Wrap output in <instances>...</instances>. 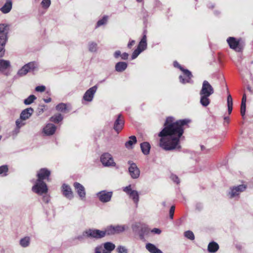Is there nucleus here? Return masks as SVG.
<instances>
[{"label": "nucleus", "instance_id": "nucleus-1", "mask_svg": "<svg viewBox=\"0 0 253 253\" xmlns=\"http://www.w3.org/2000/svg\"><path fill=\"white\" fill-rule=\"evenodd\" d=\"M172 117L167 119L165 127L159 133L160 146L166 150L179 149V138L183 133V126L189 123V119H183L174 122Z\"/></svg>", "mask_w": 253, "mask_h": 253}, {"label": "nucleus", "instance_id": "nucleus-2", "mask_svg": "<svg viewBox=\"0 0 253 253\" xmlns=\"http://www.w3.org/2000/svg\"><path fill=\"white\" fill-rule=\"evenodd\" d=\"M214 93V89L211 84L207 81L203 83L200 91V103L204 106H207L210 104L209 97Z\"/></svg>", "mask_w": 253, "mask_h": 253}, {"label": "nucleus", "instance_id": "nucleus-3", "mask_svg": "<svg viewBox=\"0 0 253 253\" xmlns=\"http://www.w3.org/2000/svg\"><path fill=\"white\" fill-rule=\"evenodd\" d=\"M105 236V233L103 230L94 229H88L83 231L82 235H79L77 239L81 240L84 238H93L96 239L102 238Z\"/></svg>", "mask_w": 253, "mask_h": 253}, {"label": "nucleus", "instance_id": "nucleus-4", "mask_svg": "<svg viewBox=\"0 0 253 253\" xmlns=\"http://www.w3.org/2000/svg\"><path fill=\"white\" fill-rule=\"evenodd\" d=\"M38 67V64L35 62H30L19 69L17 72V76L22 77L26 76L29 72L33 71Z\"/></svg>", "mask_w": 253, "mask_h": 253}, {"label": "nucleus", "instance_id": "nucleus-5", "mask_svg": "<svg viewBox=\"0 0 253 253\" xmlns=\"http://www.w3.org/2000/svg\"><path fill=\"white\" fill-rule=\"evenodd\" d=\"M32 190L33 192L42 195L47 193L48 188L46 184L43 181L37 179L32 187Z\"/></svg>", "mask_w": 253, "mask_h": 253}, {"label": "nucleus", "instance_id": "nucleus-6", "mask_svg": "<svg viewBox=\"0 0 253 253\" xmlns=\"http://www.w3.org/2000/svg\"><path fill=\"white\" fill-rule=\"evenodd\" d=\"M116 246L111 242H107L95 248V253H111Z\"/></svg>", "mask_w": 253, "mask_h": 253}, {"label": "nucleus", "instance_id": "nucleus-7", "mask_svg": "<svg viewBox=\"0 0 253 253\" xmlns=\"http://www.w3.org/2000/svg\"><path fill=\"white\" fill-rule=\"evenodd\" d=\"M7 26L4 24H0V52L5 47L7 39Z\"/></svg>", "mask_w": 253, "mask_h": 253}, {"label": "nucleus", "instance_id": "nucleus-8", "mask_svg": "<svg viewBox=\"0 0 253 253\" xmlns=\"http://www.w3.org/2000/svg\"><path fill=\"white\" fill-rule=\"evenodd\" d=\"M100 162L103 166L106 167H114L116 165L113 156L108 152L104 153L101 155Z\"/></svg>", "mask_w": 253, "mask_h": 253}, {"label": "nucleus", "instance_id": "nucleus-9", "mask_svg": "<svg viewBox=\"0 0 253 253\" xmlns=\"http://www.w3.org/2000/svg\"><path fill=\"white\" fill-rule=\"evenodd\" d=\"M123 191L126 192L129 198L132 199L133 203L137 207L139 201V196L138 192L133 190L130 185L123 188Z\"/></svg>", "mask_w": 253, "mask_h": 253}, {"label": "nucleus", "instance_id": "nucleus-10", "mask_svg": "<svg viewBox=\"0 0 253 253\" xmlns=\"http://www.w3.org/2000/svg\"><path fill=\"white\" fill-rule=\"evenodd\" d=\"M247 187V185L244 184L231 187L228 192V195L230 198L238 197L241 193L246 190Z\"/></svg>", "mask_w": 253, "mask_h": 253}, {"label": "nucleus", "instance_id": "nucleus-11", "mask_svg": "<svg viewBox=\"0 0 253 253\" xmlns=\"http://www.w3.org/2000/svg\"><path fill=\"white\" fill-rule=\"evenodd\" d=\"M97 90V86L96 85H94L88 89L83 96V99L87 102H91Z\"/></svg>", "mask_w": 253, "mask_h": 253}, {"label": "nucleus", "instance_id": "nucleus-12", "mask_svg": "<svg viewBox=\"0 0 253 253\" xmlns=\"http://www.w3.org/2000/svg\"><path fill=\"white\" fill-rule=\"evenodd\" d=\"M129 173L131 177L133 179L137 178L140 175V170L136 165L131 162H129Z\"/></svg>", "mask_w": 253, "mask_h": 253}, {"label": "nucleus", "instance_id": "nucleus-13", "mask_svg": "<svg viewBox=\"0 0 253 253\" xmlns=\"http://www.w3.org/2000/svg\"><path fill=\"white\" fill-rule=\"evenodd\" d=\"M227 42L230 47L236 51L240 52L242 49V47L239 44V41L233 37H230L227 40Z\"/></svg>", "mask_w": 253, "mask_h": 253}, {"label": "nucleus", "instance_id": "nucleus-14", "mask_svg": "<svg viewBox=\"0 0 253 253\" xmlns=\"http://www.w3.org/2000/svg\"><path fill=\"white\" fill-rule=\"evenodd\" d=\"M173 65L174 67H178L180 69V70L183 71L184 76H185V77L184 78H183L182 76H180L179 77L180 82L183 84L189 82L190 79L192 77L191 73L187 70L182 69V68L180 67V66L178 64V63L177 62H174Z\"/></svg>", "mask_w": 253, "mask_h": 253}, {"label": "nucleus", "instance_id": "nucleus-15", "mask_svg": "<svg viewBox=\"0 0 253 253\" xmlns=\"http://www.w3.org/2000/svg\"><path fill=\"white\" fill-rule=\"evenodd\" d=\"M50 171L46 168H42L37 171V176L38 180H43L44 179L49 180V177L50 175Z\"/></svg>", "mask_w": 253, "mask_h": 253}, {"label": "nucleus", "instance_id": "nucleus-16", "mask_svg": "<svg viewBox=\"0 0 253 253\" xmlns=\"http://www.w3.org/2000/svg\"><path fill=\"white\" fill-rule=\"evenodd\" d=\"M74 186L76 192L78 193L80 199L81 200H85V191L84 187L79 183L75 182Z\"/></svg>", "mask_w": 253, "mask_h": 253}, {"label": "nucleus", "instance_id": "nucleus-17", "mask_svg": "<svg viewBox=\"0 0 253 253\" xmlns=\"http://www.w3.org/2000/svg\"><path fill=\"white\" fill-rule=\"evenodd\" d=\"M11 67L10 61L5 59H0V72L3 73L6 76L9 75L7 70Z\"/></svg>", "mask_w": 253, "mask_h": 253}, {"label": "nucleus", "instance_id": "nucleus-18", "mask_svg": "<svg viewBox=\"0 0 253 253\" xmlns=\"http://www.w3.org/2000/svg\"><path fill=\"white\" fill-rule=\"evenodd\" d=\"M97 196L101 202L106 203L110 201L112 196V192L102 191L98 193Z\"/></svg>", "mask_w": 253, "mask_h": 253}, {"label": "nucleus", "instance_id": "nucleus-19", "mask_svg": "<svg viewBox=\"0 0 253 253\" xmlns=\"http://www.w3.org/2000/svg\"><path fill=\"white\" fill-rule=\"evenodd\" d=\"M62 192L63 195L67 199L71 200L74 197V194L71 187L66 184H63L62 186Z\"/></svg>", "mask_w": 253, "mask_h": 253}, {"label": "nucleus", "instance_id": "nucleus-20", "mask_svg": "<svg viewBox=\"0 0 253 253\" xmlns=\"http://www.w3.org/2000/svg\"><path fill=\"white\" fill-rule=\"evenodd\" d=\"M56 129V127L55 125L52 124H48L43 128L42 132L44 135L50 136L55 133Z\"/></svg>", "mask_w": 253, "mask_h": 253}, {"label": "nucleus", "instance_id": "nucleus-21", "mask_svg": "<svg viewBox=\"0 0 253 253\" xmlns=\"http://www.w3.org/2000/svg\"><path fill=\"white\" fill-rule=\"evenodd\" d=\"M34 113V109L31 108H28L24 110H23L20 115V117L23 119L25 120H27L29 119Z\"/></svg>", "mask_w": 253, "mask_h": 253}, {"label": "nucleus", "instance_id": "nucleus-22", "mask_svg": "<svg viewBox=\"0 0 253 253\" xmlns=\"http://www.w3.org/2000/svg\"><path fill=\"white\" fill-rule=\"evenodd\" d=\"M12 7V0H6L3 5L0 8V10L3 14H7L11 11Z\"/></svg>", "mask_w": 253, "mask_h": 253}, {"label": "nucleus", "instance_id": "nucleus-23", "mask_svg": "<svg viewBox=\"0 0 253 253\" xmlns=\"http://www.w3.org/2000/svg\"><path fill=\"white\" fill-rule=\"evenodd\" d=\"M87 49L90 53H96L98 50V45L96 42L91 41L87 44Z\"/></svg>", "mask_w": 253, "mask_h": 253}, {"label": "nucleus", "instance_id": "nucleus-24", "mask_svg": "<svg viewBox=\"0 0 253 253\" xmlns=\"http://www.w3.org/2000/svg\"><path fill=\"white\" fill-rule=\"evenodd\" d=\"M124 120L122 118L121 115H119L114 124V129L116 131H119L121 130L124 126Z\"/></svg>", "mask_w": 253, "mask_h": 253}, {"label": "nucleus", "instance_id": "nucleus-25", "mask_svg": "<svg viewBox=\"0 0 253 253\" xmlns=\"http://www.w3.org/2000/svg\"><path fill=\"white\" fill-rule=\"evenodd\" d=\"M146 248L150 253H163V252L158 249L154 245L148 243L146 245Z\"/></svg>", "mask_w": 253, "mask_h": 253}, {"label": "nucleus", "instance_id": "nucleus-26", "mask_svg": "<svg viewBox=\"0 0 253 253\" xmlns=\"http://www.w3.org/2000/svg\"><path fill=\"white\" fill-rule=\"evenodd\" d=\"M147 47L146 36L144 35L141 40L139 42L137 48L140 50L142 52L145 50Z\"/></svg>", "mask_w": 253, "mask_h": 253}, {"label": "nucleus", "instance_id": "nucleus-27", "mask_svg": "<svg viewBox=\"0 0 253 253\" xmlns=\"http://www.w3.org/2000/svg\"><path fill=\"white\" fill-rule=\"evenodd\" d=\"M140 147L142 153L144 155H148L149 153L151 146L148 142H145L141 143L140 145Z\"/></svg>", "mask_w": 253, "mask_h": 253}, {"label": "nucleus", "instance_id": "nucleus-28", "mask_svg": "<svg viewBox=\"0 0 253 253\" xmlns=\"http://www.w3.org/2000/svg\"><path fill=\"white\" fill-rule=\"evenodd\" d=\"M136 138L134 136H131L129 137V140L126 141L125 143L126 147L128 149L132 148L133 144L136 143Z\"/></svg>", "mask_w": 253, "mask_h": 253}, {"label": "nucleus", "instance_id": "nucleus-29", "mask_svg": "<svg viewBox=\"0 0 253 253\" xmlns=\"http://www.w3.org/2000/svg\"><path fill=\"white\" fill-rule=\"evenodd\" d=\"M218 245L214 242H212L209 243L208 247V251L210 253H215L218 250Z\"/></svg>", "mask_w": 253, "mask_h": 253}, {"label": "nucleus", "instance_id": "nucleus-30", "mask_svg": "<svg viewBox=\"0 0 253 253\" xmlns=\"http://www.w3.org/2000/svg\"><path fill=\"white\" fill-rule=\"evenodd\" d=\"M127 66V65L126 62H120L116 64L115 69L117 72H121L126 70Z\"/></svg>", "mask_w": 253, "mask_h": 253}, {"label": "nucleus", "instance_id": "nucleus-31", "mask_svg": "<svg viewBox=\"0 0 253 253\" xmlns=\"http://www.w3.org/2000/svg\"><path fill=\"white\" fill-rule=\"evenodd\" d=\"M126 229V227L125 225H117L114 226V231L115 234H119L124 232Z\"/></svg>", "mask_w": 253, "mask_h": 253}, {"label": "nucleus", "instance_id": "nucleus-32", "mask_svg": "<svg viewBox=\"0 0 253 253\" xmlns=\"http://www.w3.org/2000/svg\"><path fill=\"white\" fill-rule=\"evenodd\" d=\"M109 19L108 16L104 15L101 19L98 21L96 24V27H99L107 24Z\"/></svg>", "mask_w": 253, "mask_h": 253}, {"label": "nucleus", "instance_id": "nucleus-33", "mask_svg": "<svg viewBox=\"0 0 253 253\" xmlns=\"http://www.w3.org/2000/svg\"><path fill=\"white\" fill-rule=\"evenodd\" d=\"M227 107H228V111L229 114L231 113L232 110V106H233V99L230 94H228L227 96Z\"/></svg>", "mask_w": 253, "mask_h": 253}, {"label": "nucleus", "instance_id": "nucleus-34", "mask_svg": "<svg viewBox=\"0 0 253 253\" xmlns=\"http://www.w3.org/2000/svg\"><path fill=\"white\" fill-rule=\"evenodd\" d=\"M16 128L20 129L26 125V120H23L20 117L15 121Z\"/></svg>", "mask_w": 253, "mask_h": 253}, {"label": "nucleus", "instance_id": "nucleus-35", "mask_svg": "<svg viewBox=\"0 0 253 253\" xmlns=\"http://www.w3.org/2000/svg\"><path fill=\"white\" fill-rule=\"evenodd\" d=\"M30 239L28 237H25L20 241V244L23 247H27L30 244Z\"/></svg>", "mask_w": 253, "mask_h": 253}, {"label": "nucleus", "instance_id": "nucleus-36", "mask_svg": "<svg viewBox=\"0 0 253 253\" xmlns=\"http://www.w3.org/2000/svg\"><path fill=\"white\" fill-rule=\"evenodd\" d=\"M37 97L34 95H30L28 98L24 100V103L25 105L31 104L36 99Z\"/></svg>", "mask_w": 253, "mask_h": 253}, {"label": "nucleus", "instance_id": "nucleus-37", "mask_svg": "<svg viewBox=\"0 0 253 253\" xmlns=\"http://www.w3.org/2000/svg\"><path fill=\"white\" fill-rule=\"evenodd\" d=\"M62 120L63 117L60 114H56L52 116L50 119L51 121L55 123H58L61 122Z\"/></svg>", "mask_w": 253, "mask_h": 253}, {"label": "nucleus", "instance_id": "nucleus-38", "mask_svg": "<svg viewBox=\"0 0 253 253\" xmlns=\"http://www.w3.org/2000/svg\"><path fill=\"white\" fill-rule=\"evenodd\" d=\"M56 109L58 111L65 113L67 110V107L66 104L61 103L56 106Z\"/></svg>", "mask_w": 253, "mask_h": 253}, {"label": "nucleus", "instance_id": "nucleus-39", "mask_svg": "<svg viewBox=\"0 0 253 253\" xmlns=\"http://www.w3.org/2000/svg\"><path fill=\"white\" fill-rule=\"evenodd\" d=\"M8 170L7 166L3 165L0 167V175L6 176Z\"/></svg>", "mask_w": 253, "mask_h": 253}, {"label": "nucleus", "instance_id": "nucleus-40", "mask_svg": "<svg viewBox=\"0 0 253 253\" xmlns=\"http://www.w3.org/2000/svg\"><path fill=\"white\" fill-rule=\"evenodd\" d=\"M114 230V226L111 225L108 226L105 230H103L106 235H113L115 234Z\"/></svg>", "mask_w": 253, "mask_h": 253}, {"label": "nucleus", "instance_id": "nucleus-41", "mask_svg": "<svg viewBox=\"0 0 253 253\" xmlns=\"http://www.w3.org/2000/svg\"><path fill=\"white\" fill-rule=\"evenodd\" d=\"M116 250L118 253H128V250L125 246H119Z\"/></svg>", "mask_w": 253, "mask_h": 253}, {"label": "nucleus", "instance_id": "nucleus-42", "mask_svg": "<svg viewBox=\"0 0 253 253\" xmlns=\"http://www.w3.org/2000/svg\"><path fill=\"white\" fill-rule=\"evenodd\" d=\"M51 4L50 0H42L41 2V5L42 8L44 9L48 8Z\"/></svg>", "mask_w": 253, "mask_h": 253}, {"label": "nucleus", "instance_id": "nucleus-43", "mask_svg": "<svg viewBox=\"0 0 253 253\" xmlns=\"http://www.w3.org/2000/svg\"><path fill=\"white\" fill-rule=\"evenodd\" d=\"M185 236L189 239L193 240L194 239V235L192 231H187L184 233Z\"/></svg>", "mask_w": 253, "mask_h": 253}, {"label": "nucleus", "instance_id": "nucleus-44", "mask_svg": "<svg viewBox=\"0 0 253 253\" xmlns=\"http://www.w3.org/2000/svg\"><path fill=\"white\" fill-rule=\"evenodd\" d=\"M141 52L142 51L138 49V48H136L132 53L131 56L132 59H135Z\"/></svg>", "mask_w": 253, "mask_h": 253}, {"label": "nucleus", "instance_id": "nucleus-45", "mask_svg": "<svg viewBox=\"0 0 253 253\" xmlns=\"http://www.w3.org/2000/svg\"><path fill=\"white\" fill-rule=\"evenodd\" d=\"M45 90V86L44 85L38 86L35 88V90L38 92H42Z\"/></svg>", "mask_w": 253, "mask_h": 253}, {"label": "nucleus", "instance_id": "nucleus-46", "mask_svg": "<svg viewBox=\"0 0 253 253\" xmlns=\"http://www.w3.org/2000/svg\"><path fill=\"white\" fill-rule=\"evenodd\" d=\"M246 104H242L241 105V115L244 117L246 113Z\"/></svg>", "mask_w": 253, "mask_h": 253}, {"label": "nucleus", "instance_id": "nucleus-47", "mask_svg": "<svg viewBox=\"0 0 253 253\" xmlns=\"http://www.w3.org/2000/svg\"><path fill=\"white\" fill-rule=\"evenodd\" d=\"M174 212V207L172 206V207H171L170 210H169V217L171 219L173 218Z\"/></svg>", "mask_w": 253, "mask_h": 253}, {"label": "nucleus", "instance_id": "nucleus-48", "mask_svg": "<svg viewBox=\"0 0 253 253\" xmlns=\"http://www.w3.org/2000/svg\"><path fill=\"white\" fill-rule=\"evenodd\" d=\"M128 54L126 52L123 53L121 55V58L122 59H124V60L127 59L128 58Z\"/></svg>", "mask_w": 253, "mask_h": 253}, {"label": "nucleus", "instance_id": "nucleus-49", "mask_svg": "<svg viewBox=\"0 0 253 253\" xmlns=\"http://www.w3.org/2000/svg\"><path fill=\"white\" fill-rule=\"evenodd\" d=\"M171 178L176 183H179V180L178 178L176 175H172Z\"/></svg>", "mask_w": 253, "mask_h": 253}, {"label": "nucleus", "instance_id": "nucleus-50", "mask_svg": "<svg viewBox=\"0 0 253 253\" xmlns=\"http://www.w3.org/2000/svg\"><path fill=\"white\" fill-rule=\"evenodd\" d=\"M121 52L120 50H117L114 53V57L115 58H118L119 56L121 57Z\"/></svg>", "mask_w": 253, "mask_h": 253}, {"label": "nucleus", "instance_id": "nucleus-51", "mask_svg": "<svg viewBox=\"0 0 253 253\" xmlns=\"http://www.w3.org/2000/svg\"><path fill=\"white\" fill-rule=\"evenodd\" d=\"M151 232L158 234L161 233V231L158 228H154L152 230Z\"/></svg>", "mask_w": 253, "mask_h": 253}, {"label": "nucleus", "instance_id": "nucleus-52", "mask_svg": "<svg viewBox=\"0 0 253 253\" xmlns=\"http://www.w3.org/2000/svg\"><path fill=\"white\" fill-rule=\"evenodd\" d=\"M135 43V41L132 40L128 43L127 46L128 48H130Z\"/></svg>", "mask_w": 253, "mask_h": 253}, {"label": "nucleus", "instance_id": "nucleus-53", "mask_svg": "<svg viewBox=\"0 0 253 253\" xmlns=\"http://www.w3.org/2000/svg\"><path fill=\"white\" fill-rule=\"evenodd\" d=\"M246 100H247L246 95V94H244L242 99L241 104H246Z\"/></svg>", "mask_w": 253, "mask_h": 253}, {"label": "nucleus", "instance_id": "nucleus-54", "mask_svg": "<svg viewBox=\"0 0 253 253\" xmlns=\"http://www.w3.org/2000/svg\"><path fill=\"white\" fill-rule=\"evenodd\" d=\"M43 101L45 102V103H49L50 102H51V98L49 97L48 98H46V99H43Z\"/></svg>", "mask_w": 253, "mask_h": 253}, {"label": "nucleus", "instance_id": "nucleus-55", "mask_svg": "<svg viewBox=\"0 0 253 253\" xmlns=\"http://www.w3.org/2000/svg\"><path fill=\"white\" fill-rule=\"evenodd\" d=\"M224 120H225V121H226L227 123H228L229 121V117H225Z\"/></svg>", "mask_w": 253, "mask_h": 253}, {"label": "nucleus", "instance_id": "nucleus-56", "mask_svg": "<svg viewBox=\"0 0 253 253\" xmlns=\"http://www.w3.org/2000/svg\"><path fill=\"white\" fill-rule=\"evenodd\" d=\"M136 1L138 2H141L143 1V0H136Z\"/></svg>", "mask_w": 253, "mask_h": 253}]
</instances>
